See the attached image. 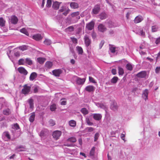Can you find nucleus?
<instances>
[{
  "mask_svg": "<svg viewBox=\"0 0 160 160\" xmlns=\"http://www.w3.org/2000/svg\"><path fill=\"white\" fill-rule=\"evenodd\" d=\"M89 81L90 82L93 83H96V82L95 81L94 79L93 78H92L91 77L89 76Z\"/></svg>",
  "mask_w": 160,
  "mask_h": 160,
  "instance_id": "53",
  "label": "nucleus"
},
{
  "mask_svg": "<svg viewBox=\"0 0 160 160\" xmlns=\"http://www.w3.org/2000/svg\"><path fill=\"white\" fill-rule=\"evenodd\" d=\"M100 8L99 5H95L92 10V13L96 14H98L100 10Z\"/></svg>",
  "mask_w": 160,
  "mask_h": 160,
  "instance_id": "10",
  "label": "nucleus"
},
{
  "mask_svg": "<svg viewBox=\"0 0 160 160\" xmlns=\"http://www.w3.org/2000/svg\"><path fill=\"white\" fill-rule=\"evenodd\" d=\"M99 136V134L98 133H95V135H94V141L95 142H96L97 141V140L98 139Z\"/></svg>",
  "mask_w": 160,
  "mask_h": 160,
  "instance_id": "55",
  "label": "nucleus"
},
{
  "mask_svg": "<svg viewBox=\"0 0 160 160\" xmlns=\"http://www.w3.org/2000/svg\"><path fill=\"white\" fill-rule=\"evenodd\" d=\"M94 22L93 21L87 24L86 26V30H87L89 31L92 30L94 28Z\"/></svg>",
  "mask_w": 160,
  "mask_h": 160,
  "instance_id": "5",
  "label": "nucleus"
},
{
  "mask_svg": "<svg viewBox=\"0 0 160 160\" xmlns=\"http://www.w3.org/2000/svg\"><path fill=\"white\" fill-rule=\"evenodd\" d=\"M25 63L31 65L32 64V61L30 58H27L25 59Z\"/></svg>",
  "mask_w": 160,
  "mask_h": 160,
  "instance_id": "38",
  "label": "nucleus"
},
{
  "mask_svg": "<svg viewBox=\"0 0 160 160\" xmlns=\"http://www.w3.org/2000/svg\"><path fill=\"white\" fill-rule=\"evenodd\" d=\"M67 141L72 143H74L76 141V138L74 137H71L68 138L67 139Z\"/></svg>",
  "mask_w": 160,
  "mask_h": 160,
  "instance_id": "34",
  "label": "nucleus"
},
{
  "mask_svg": "<svg viewBox=\"0 0 160 160\" xmlns=\"http://www.w3.org/2000/svg\"><path fill=\"white\" fill-rule=\"evenodd\" d=\"M65 99L64 98L61 99V102L60 103L61 105H65L66 104V101L65 100H64Z\"/></svg>",
  "mask_w": 160,
  "mask_h": 160,
  "instance_id": "56",
  "label": "nucleus"
},
{
  "mask_svg": "<svg viewBox=\"0 0 160 160\" xmlns=\"http://www.w3.org/2000/svg\"><path fill=\"white\" fill-rule=\"evenodd\" d=\"M160 71V67H157L155 69V72L156 73H158Z\"/></svg>",
  "mask_w": 160,
  "mask_h": 160,
  "instance_id": "64",
  "label": "nucleus"
},
{
  "mask_svg": "<svg viewBox=\"0 0 160 160\" xmlns=\"http://www.w3.org/2000/svg\"><path fill=\"white\" fill-rule=\"evenodd\" d=\"M10 20L12 23L15 24L17 23L18 21V19L17 17L15 16H12L11 17Z\"/></svg>",
  "mask_w": 160,
  "mask_h": 160,
  "instance_id": "16",
  "label": "nucleus"
},
{
  "mask_svg": "<svg viewBox=\"0 0 160 160\" xmlns=\"http://www.w3.org/2000/svg\"><path fill=\"white\" fill-rule=\"evenodd\" d=\"M5 21L2 18H0V26L3 27L5 25Z\"/></svg>",
  "mask_w": 160,
  "mask_h": 160,
  "instance_id": "44",
  "label": "nucleus"
},
{
  "mask_svg": "<svg viewBox=\"0 0 160 160\" xmlns=\"http://www.w3.org/2000/svg\"><path fill=\"white\" fill-rule=\"evenodd\" d=\"M37 74L35 72H33L31 74L29 77V79L30 81L33 80L37 77Z\"/></svg>",
  "mask_w": 160,
  "mask_h": 160,
  "instance_id": "24",
  "label": "nucleus"
},
{
  "mask_svg": "<svg viewBox=\"0 0 160 160\" xmlns=\"http://www.w3.org/2000/svg\"><path fill=\"white\" fill-rule=\"evenodd\" d=\"M98 28L99 31L102 32L105 31L107 29L102 24H99Z\"/></svg>",
  "mask_w": 160,
  "mask_h": 160,
  "instance_id": "21",
  "label": "nucleus"
},
{
  "mask_svg": "<svg viewBox=\"0 0 160 160\" xmlns=\"http://www.w3.org/2000/svg\"><path fill=\"white\" fill-rule=\"evenodd\" d=\"M158 27L156 26H153L152 27V31L153 32H156L157 31Z\"/></svg>",
  "mask_w": 160,
  "mask_h": 160,
  "instance_id": "48",
  "label": "nucleus"
},
{
  "mask_svg": "<svg viewBox=\"0 0 160 160\" xmlns=\"http://www.w3.org/2000/svg\"><path fill=\"white\" fill-rule=\"evenodd\" d=\"M25 63V59L23 58L20 59L18 61V64L19 65H23Z\"/></svg>",
  "mask_w": 160,
  "mask_h": 160,
  "instance_id": "46",
  "label": "nucleus"
},
{
  "mask_svg": "<svg viewBox=\"0 0 160 160\" xmlns=\"http://www.w3.org/2000/svg\"><path fill=\"white\" fill-rule=\"evenodd\" d=\"M80 111L84 115H87L88 113V110L86 108H82Z\"/></svg>",
  "mask_w": 160,
  "mask_h": 160,
  "instance_id": "35",
  "label": "nucleus"
},
{
  "mask_svg": "<svg viewBox=\"0 0 160 160\" xmlns=\"http://www.w3.org/2000/svg\"><path fill=\"white\" fill-rule=\"evenodd\" d=\"M6 102L4 98L1 97L0 98V109L6 106Z\"/></svg>",
  "mask_w": 160,
  "mask_h": 160,
  "instance_id": "13",
  "label": "nucleus"
},
{
  "mask_svg": "<svg viewBox=\"0 0 160 160\" xmlns=\"http://www.w3.org/2000/svg\"><path fill=\"white\" fill-rule=\"evenodd\" d=\"M86 130L88 132H90L93 131L94 130V129L92 127H88L86 128Z\"/></svg>",
  "mask_w": 160,
  "mask_h": 160,
  "instance_id": "57",
  "label": "nucleus"
},
{
  "mask_svg": "<svg viewBox=\"0 0 160 160\" xmlns=\"http://www.w3.org/2000/svg\"><path fill=\"white\" fill-rule=\"evenodd\" d=\"M59 4H60L58 2H54L52 4V7L55 9H58L59 8Z\"/></svg>",
  "mask_w": 160,
  "mask_h": 160,
  "instance_id": "26",
  "label": "nucleus"
},
{
  "mask_svg": "<svg viewBox=\"0 0 160 160\" xmlns=\"http://www.w3.org/2000/svg\"><path fill=\"white\" fill-rule=\"evenodd\" d=\"M108 26L109 28H112L114 26L112 22L111 21H110L108 22Z\"/></svg>",
  "mask_w": 160,
  "mask_h": 160,
  "instance_id": "62",
  "label": "nucleus"
},
{
  "mask_svg": "<svg viewBox=\"0 0 160 160\" xmlns=\"http://www.w3.org/2000/svg\"><path fill=\"white\" fill-rule=\"evenodd\" d=\"M70 6L71 7L73 8H76L78 7V4L75 2H72L70 3Z\"/></svg>",
  "mask_w": 160,
  "mask_h": 160,
  "instance_id": "39",
  "label": "nucleus"
},
{
  "mask_svg": "<svg viewBox=\"0 0 160 160\" xmlns=\"http://www.w3.org/2000/svg\"><path fill=\"white\" fill-rule=\"evenodd\" d=\"M148 91L147 89H145L143 92L142 97L146 101L148 99Z\"/></svg>",
  "mask_w": 160,
  "mask_h": 160,
  "instance_id": "18",
  "label": "nucleus"
},
{
  "mask_svg": "<svg viewBox=\"0 0 160 160\" xmlns=\"http://www.w3.org/2000/svg\"><path fill=\"white\" fill-rule=\"evenodd\" d=\"M159 43H160V37L157 38L155 42V43L156 44H158Z\"/></svg>",
  "mask_w": 160,
  "mask_h": 160,
  "instance_id": "63",
  "label": "nucleus"
},
{
  "mask_svg": "<svg viewBox=\"0 0 160 160\" xmlns=\"http://www.w3.org/2000/svg\"><path fill=\"white\" fill-rule=\"evenodd\" d=\"M31 89V87L30 86L25 84L24 85L23 88L22 90V93L25 95H28L30 93Z\"/></svg>",
  "mask_w": 160,
  "mask_h": 160,
  "instance_id": "1",
  "label": "nucleus"
},
{
  "mask_svg": "<svg viewBox=\"0 0 160 160\" xmlns=\"http://www.w3.org/2000/svg\"><path fill=\"white\" fill-rule=\"evenodd\" d=\"M12 129L16 130H18L20 129L19 126L18 124L17 123H16L13 125H12Z\"/></svg>",
  "mask_w": 160,
  "mask_h": 160,
  "instance_id": "37",
  "label": "nucleus"
},
{
  "mask_svg": "<svg viewBox=\"0 0 160 160\" xmlns=\"http://www.w3.org/2000/svg\"><path fill=\"white\" fill-rule=\"evenodd\" d=\"M33 39L37 41H39L42 39V37L40 34H37L32 36Z\"/></svg>",
  "mask_w": 160,
  "mask_h": 160,
  "instance_id": "19",
  "label": "nucleus"
},
{
  "mask_svg": "<svg viewBox=\"0 0 160 160\" xmlns=\"http://www.w3.org/2000/svg\"><path fill=\"white\" fill-rule=\"evenodd\" d=\"M48 122L50 125L52 126H53L55 124L54 121L52 119H50Z\"/></svg>",
  "mask_w": 160,
  "mask_h": 160,
  "instance_id": "52",
  "label": "nucleus"
},
{
  "mask_svg": "<svg viewBox=\"0 0 160 160\" xmlns=\"http://www.w3.org/2000/svg\"><path fill=\"white\" fill-rule=\"evenodd\" d=\"M62 132L60 131H54L52 133L53 138L56 140L59 139L60 137L61 136Z\"/></svg>",
  "mask_w": 160,
  "mask_h": 160,
  "instance_id": "7",
  "label": "nucleus"
},
{
  "mask_svg": "<svg viewBox=\"0 0 160 160\" xmlns=\"http://www.w3.org/2000/svg\"><path fill=\"white\" fill-rule=\"evenodd\" d=\"M53 75L56 77H59L62 72V71L61 69H57L53 70L52 71Z\"/></svg>",
  "mask_w": 160,
  "mask_h": 160,
  "instance_id": "8",
  "label": "nucleus"
},
{
  "mask_svg": "<svg viewBox=\"0 0 160 160\" xmlns=\"http://www.w3.org/2000/svg\"><path fill=\"white\" fill-rule=\"evenodd\" d=\"M95 148L94 147L92 148L89 153L90 156H93L94 155L95 152Z\"/></svg>",
  "mask_w": 160,
  "mask_h": 160,
  "instance_id": "43",
  "label": "nucleus"
},
{
  "mask_svg": "<svg viewBox=\"0 0 160 160\" xmlns=\"http://www.w3.org/2000/svg\"><path fill=\"white\" fill-rule=\"evenodd\" d=\"M84 41L86 46L88 47L91 43V40L89 37L87 35H85L84 36Z\"/></svg>",
  "mask_w": 160,
  "mask_h": 160,
  "instance_id": "6",
  "label": "nucleus"
},
{
  "mask_svg": "<svg viewBox=\"0 0 160 160\" xmlns=\"http://www.w3.org/2000/svg\"><path fill=\"white\" fill-rule=\"evenodd\" d=\"M37 61L40 64H43L45 61V59L43 58H38L37 59Z\"/></svg>",
  "mask_w": 160,
  "mask_h": 160,
  "instance_id": "36",
  "label": "nucleus"
},
{
  "mask_svg": "<svg viewBox=\"0 0 160 160\" xmlns=\"http://www.w3.org/2000/svg\"><path fill=\"white\" fill-rule=\"evenodd\" d=\"M53 65V63L51 61H47L45 64V67L48 69L51 68Z\"/></svg>",
  "mask_w": 160,
  "mask_h": 160,
  "instance_id": "23",
  "label": "nucleus"
},
{
  "mask_svg": "<svg viewBox=\"0 0 160 160\" xmlns=\"http://www.w3.org/2000/svg\"><path fill=\"white\" fill-rule=\"evenodd\" d=\"M110 108L113 111L117 110L118 108L117 103L115 102H113L111 104Z\"/></svg>",
  "mask_w": 160,
  "mask_h": 160,
  "instance_id": "22",
  "label": "nucleus"
},
{
  "mask_svg": "<svg viewBox=\"0 0 160 160\" xmlns=\"http://www.w3.org/2000/svg\"><path fill=\"white\" fill-rule=\"evenodd\" d=\"M86 122L87 124L90 126H91L93 124V123L91 122L89 119H86Z\"/></svg>",
  "mask_w": 160,
  "mask_h": 160,
  "instance_id": "58",
  "label": "nucleus"
},
{
  "mask_svg": "<svg viewBox=\"0 0 160 160\" xmlns=\"http://www.w3.org/2000/svg\"><path fill=\"white\" fill-rule=\"evenodd\" d=\"M49 134V131L47 129L42 130L39 133V135L42 139H44Z\"/></svg>",
  "mask_w": 160,
  "mask_h": 160,
  "instance_id": "2",
  "label": "nucleus"
},
{
  "mask_svg": "<svg viewBox=\"0 0 160 160\" xmlns=\"http://www.w3.org/2000/svg\"><path fill=\"white\" fill-rule=\"evenodd\" d=\"M45 0H39L38 4H41V7L43 8L44 6Z\"/></svg>",
  "mask_w": 160,
  "mask_h": 160,
  "instance_id": "47",
  "label": "nucleus"
},
{
  "mask_svg": "<svg viewBox=\"0 0 160 160\" xmlns=\"http://www.w3.org/2000/svg\"><path fill=\"white\" fill-rule=\"evenodd\" d=\"M28 103L30 108H32L33 107V100L32 99H29Z\"/></svg>",
  "mask_w": 160,
  "mask_h": 160,
  "instance_id": "45",
  "label": "nucleus"
},
{
  "mask_svg": "<svg viewBox=\"0 0 160 160\" xmlns=\"http://www.w3.org/2000/svg\"><path fill=\"white\" fill-rule=\"evenodd\" d=\"M136 33L142 37L144 38L145 37V32L143 31L142 28L137 29L136 30Z\"/></svg>",
  "mask_w": 160,
  "mask_h": 160,
  "instance_id": "11",
  "label": "nucleus"
},
{
  "mask_svg": "<svg viewBox=\"0 0 160 160\" xmlns=\"http://www.w3.org/2000/svg\"><path fill=\"white\" fill-rule=\"evenodd\" d=\"M44 44L47 45H49L51 43V41L50 40L48 39H46L43 42Z\"/></svg>",
  "mask_w": 160,
  "mask_h": 160,
  "instance_id": "40",
  "label": "nucleus"
},
{
  "mask_svg": "<svg viewBox=\"0 0 160 160\" xmlns=\"http://www.w3.org/2000/svg\"><path fill=\"white\" fill-rule=\"evenodd\" d=\"M109 49L110 52L112 53H114L116 52V48L113 45H110Z\"/></svg>",
  "mask_w": 160,
  "mask_h": 160,
  "instance_id": "27",
  "label": "nucleus"
},
{
  "mask_svg": "<svg viewBox=\"0 0 160 160\" xmlns=\"http://www.w3.org/2000/svg\"><path fill=\"white\" fill-rule=\"evenodd\" d=\"M69 124L71 127L74 128L76 125V122L74 120H71L69 122Z\"/></svg>",
  "mask_w": 160,
  "mask_h": 160,
  "instance_id": "29",
  "label": "nucleus"
},
{
  "mask_svg": "<svg viewBox=\"0 0 160 160\" xmlns=\"http://www.w3.org/2000/svg\"><path fill=\"white\" fill-rule=\"evenodd\" d=\"M125 132H123V133H122L121 134V135H120V137H121V138L123 140H124V139H125Z\"/></svg>",
  "mask_w": 160,
  "mask_h": 160,
  "instance_id": "59",
  "label": "nucleus"
},
{
  "mask_svg": "<svg viewBox=\"0 0 160 160\" xmlns=\"http://www.w3.org/2000/svg\"><path fill=\"white\" fill-rule=\"evenodd\" d=\"M100 18L101 19H103L106 18V16L105 13H102L100 14L99 15Z\"/></svg>",
  "mask_w": 160,
  "mask_h": 160,
  "instance_id": "50",
  "label": "nucleus"
},
{
  "mask_svg": "<svg viewBox=\"0 0 160 160\" xmlns=\"http://www.w3.org/2000/svg\"><path fill=\"white\" fill-rule=\"evenodd\" d=\"M69 11V9L66 7H62V8L59 10L58 13L66 16L68 13Z\"/></svg>",
  "mask_w": 160,
  "mask_h": 160,
  "instance_id": "3",
  "label": "nucleus"
},
{
  "mask_svg": "<svg viewBox=\"0 0 160 160\" xmlns=\"http://www.w3.org/2000/svg\"><path fill=\"white\" fill-rule=\"evenodd\" d=\"M67 31L70 32H72L74 30V28L72 26H70L66 29Z\"/></svg>",
  "mask_w": 160,
  "mask_h": 160,
  "instance_id": "54",
  "label": "nucleus"
},
{
  "mask_svg": "<svg viewBox=\"0 0 160 160\" xmlns=\"http://www.w3.org/2000/svg\"><path fill=\"white\" fill-rule=\"evenodd\" d=\"M86 80L85 78H81L79 77H77L76 80L77 83L78 85L83 84Z\"/></svg>",
  "mask_w": 160,
  "mask_h": 160,
  "instance_id": "14",
  "label": "nucleus"
},
{
  "mask_svg": "<svg viewBox=\"0 0 160 160\" xmlns=\"http://www.w3.org/2000/svg\"><path fill=\"white\" fill-rule=\"evenodd\" d=\"M35 117V114L34 112H33L31 113V115L30 116L29 118V120L31 122H33L34 120Z\"/></svg>",
  "mask_w": 160,
  "mask_h": 160,
  "instance_id": "32",
  "label": "nucleus"
},
{
  "mask_svg": "<svg viewBox=\"0 0 160 160\" xmlns=\"http://www.w3.org/2000/svg\"><path fill=\"white\" fill-rule=\"evenodd\" d=\"M2 138L4 141H8L10 139L11 136L8 131H5L2 133Z\"/></svg>",
  "mask_w": 160,
  "mask_h": 160,
  "instance_id": "4",
  "label": "nucleus"
},
{
  "mask_svg": "<svg viewBox=\"0 0 160 160\" xmlns=\"http://www.w3.org/2000/svg\"><path fill=\"white\" fill-rule=\"evenodd\" d=\"M100 108L105 109L107 108V107L106 105L101 103Z\"/></svg>",
  "mask_w": 160,
  "mask_h": 160,
  "instance_id": "60",
  "label": "nucleus"
},
{
  "mask_svg": "<svg viewBox=\"0 0 160 160\" xmlns=\"http://www.w3.org/2000/svg\"><path fill=\"white\" fill-rule=\"evenodd\" d=\"M126 68L128 70L131 71L132 70L133 65L130 63H128L127 64Z\"/></svg>",
  "mask_w": 160,
  "mask_h": 160,
  "instance_id": "30",
  "label": "nucleus"
},
{
  "mask_svg": "<svg viewBox=\"0 0 160 160\" xmlns=\"http://www.w3.org/2000/svg\"><path fill=\"white\" fill-rule=\"evenodd\" d=\"M147 75V72L145 71H142L138 73L136 76L139 78H145Z\"/></svg>",
  "mask_w": 160,
  "mask_h": 160,
  "instance_id": "9",
  "label": "nucleus"
},
{
  "mask_svg": "<svg viewBox=\"0 0 160 160\" xmlns=\"http://www.w3.org/2000/svg\"><path fill=\"white\" fill-rule=\"evenodd\" d=\"M95 87L92 85H88L87 86L85 90L89 92H93L95 90Z\"/></svg>",
  "mask_w": 160,
  "mask_h": 160,
  "instance_id": "15",
  "label": "nucleus"
},
{
  "mask_svg": "<svg viewBox=\"0 0 160 160\" xmlns=\"http://www.w3.org/2000/svg\"><path fill=\"white\" fill-rule=\"evenodd\" d=\"M118 80V78L117 77H114L111 79V82L113 84L116 83L117 82Z\"/></svg>",
  "mask_w": 160,
  "mask_h": 160,
  "instance_id": "41",
  "label": "nucleus"
},
{
  "mask_svg": "<svg viewBox=\"0 0 160 160\" xmlns=\"http://www.w3.org/2000/svg\"><path fill=\"white\" fill-rule=\"evenodd\" d=\"M56 108V105L55 104H53L50 106V109L51 111H54Z\"/></svg>",
  "mask_w": 160,
  "mask_h": 160,
  "instance_id": "49",
  "label": "nucleus"
},
{
  "mask_svg": "<svg viewBox=\"0 0 160 160\" xmlns=\"http://www.w3.org/2000/svg\"><path fill=\"white\" fill-rule=\"evenodd\" d=\"M52 5V0H47L46 6L47 7H50Z\"/></svg>",
  "mask_w": 160,
  "mask_h": 160,
  "instance_id": "51",
  "label": "nucleus"
},
{
  "mask_svg": "<svg viewBox=\"0 0 160 160\" xmlns=\"http://www.w3.org/2000/svg\"><path fill=\"white\" fill-rule=\"evenodd\" d=\"M18 71L24 75H26L28 74L27 71L23 67H20L18 68Z\"/></svg>",
  "mask_w": 160,
  "mask_h": 160,
  "instance_id": "17",
  "label": "nucleus"
},
{
  "mask_svg": "<svg viewBox=\"0 0 160 160\" xmlns=\"http://www.w3.org/2000/svg\"><path fill=\"white\" fill-rule=\"evenodd\" d=\"M118 73L119 75L122 76L124 73L123 69L122 68L118 67Z\"/></svg>",
  "mask_w": 160,
  "mask_h": 160,
  "instance_id": "31",
  "label": "nucleus"
},
{
  "mask_svg": "<svg viewBox=\"0 0 160 160\" xmlns=\"http://www.w3.org/2000/svg\"><path fill=\"white\" fill-rule=\"evenodd\" d=\"M79 14L78 12H76L72 13L71 14V15L72 17L76 16L78 15Z\"/></svg>",
  "mask_w": 160,
  "mask_h": 160,
  "instance_id": "61",
  "label": "nucleus"
},
{
  "mask_svg": "<svg viewBox=\"0 0 160 160\" xmlns=\"http://www.w3.org/2000/svg\"><path fill=\"white\" fill-rule=\"evenodd\" d=\"M92 116L93 119L97 121H99L102 118V115L100 113H93Z\"/></svg>",
  "mask_w": 160,
  "mask_h": 160,
  "instance_id": "12",
  "label": "nucleus"
},
{
  "mask_svg": "<svg viewBox=\"0 0 160 160\" xmlns=\"http://www.w3.org/2000/svg\"><path fill=\"white\" fill-rule=\"evenodd\" d=\"M3 113L6 115H8L11 113V111L9 108H6L3 110Z\"/></svg>",
  "mask_w": 160,
  "mask_h": 160,
  "instance_id": "28",
  "label": "nucleus"
},
{
  "mask_svg": "<svg viewBox=\"0 0 160 160\" xmlns=\"http://www.w3.org/2000/svg\"><path fill=\"white\" fill-rule=\"evenodd\" d=\"M28 46L26 45H23L18 47L17 48L21 51H24L28 49Z\"/></svg>",
  "mask_w": 160,
  "mask_h": 160,
  "instance_id": "25",
  "label": "nucleus"
},
{
  "mask_svg": "<svg viewBox=\"0 0 160 160\" xmlns=\"http://www.w3.org/2000/svg\"><path fill=\"white\" fill-rule=\"evenodd\" d=\"M143 20V17L141 16H137L134 20V22L136 23L141 22Z\"/></svg>",
  "mask_w": 160,
  "mask_h": 160,
  "instance_id": "20",
  "label": "nucleus"
},
{
  "mask_svg": "<svg viewBox=\"0 0 160 160\" xmlns=\"http://www.w3.org/2000/svg\"><path fill=\"white\" fill-rule=\"evenodd\" d=\"M20 31L21 32L25 34L26 35L29 36V34L25 28H22L20 30Z\"/></svg>",
  "mask_w": 160,
  "mask_h": 160,
  "instance_id": "42",
  "label": "nucleus"
},
{
  "mask_svg": "<svg viewBox=\"0 0 160 160\" xmlns=\"http://www.w3.org/2000/svg\"><path fill=\"white\" fill-rule=\"evenodd\" d=\"M77 50L79 54L82 55L83 53V49L81 47L78 46L76 47Z\"/></svg>",
  "mask_w": 160,
  "mask_h": 160,
  "instance_id": "33",
  "label": "nucleus"
}]
</instances>
